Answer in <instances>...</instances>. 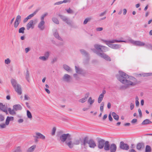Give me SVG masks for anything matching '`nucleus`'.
Returning <instances> with one entry per match:
<instances>
[{"label":"nucleus","instance_id":"63","mask_svg":"<svg viewBox=\"0 0 152 152\" xmlns=\"http://www.w3.org/2000/svg\"><path fill=\"white\" fill-rule=\"evenodd\" d=\"M23 121V119H20L18 120V122L19 123H22Z\"/></svg>","mask_w":152,"mask_h":152},{"label":"nucleus","instance_id":"51","mask_svg":"<svg viewBox=\"0 0 152 152\" xmlns=\"http://www.w3.org/2000/svg\"><path fill=\"white\" fill-rule=\"evenodd\" d=\"M10 62V60L8 58L5 60V63L6 64H9Z\"/></svg>","mask_w":152,"mask_h":152},{"label":"nucleus","instance_id":"26","mask_svg":"<svg viewBox=\"0 0 152 152\" xmlns=\"http://www.w3.org/2000/svg\"><path fill=\"white\" fill-rule=\"evenodd\" d=\"M63 67L68 72H70L72 71V70L70 67L64 64L63 65Z\"/></svg>","mask_w":152,"mask_h":152},{"label":"nucleus","instance_id":"20","mask_svg":"<svg viewBox=\"0 0 152 152\" xmlns=\"http://www.w3.org/2000/svg\"><path fill=\"white\" fill-rule=\"evenodd\" d=\"M36 147V145H34L28 148L26 152H34Z\"/></svg>","mask_w":152,"mask_h":152},{"label":"nucleus","instance_id":"48","mask_svg":"<svg viewBox=\"0 0 152 152\" xmlns=\"http://www.w3.org/2000/svg\"><path fill=\"white\" fill-rule=\"evenodd\" d=\"M65 22L68 25H71L72 24V22L71 20H69L68 18L67 19L66 21Z\"/></svg>","mask_w":152,"mask_h":152},{"label":"nucleus","instance_id":"10","mask_svg":"<svg viewBox=\"0 0 152 152\" xmlns=\"http://www.w3.org/2000/svg\"><path fill=\"white\" fill-rule=\"evenodd\" d=\"M21 16L20 15H18L16 17L14 23V27L16 28L20 22L21 20Z\"/></svg>","mask_w":152,"mask_h":152},{"label":"nucleus","instance_id":"9","mask_svg":"<svg viewBox=\"0 0 152 152\" xmlns=\"http://www.w3.org/2000/svg\"><path fill=\"white\" fill-rule=\"evenodd\" d=\"M119 148L123 150H128L129 149V147L127 144L125 143L123 141H121L120 142Z\"/></svg>","mask_w":152,"mask_h":152},{"label":"nucleus","instance_id":"57","mask_svg":"<svg viewBox=\"0 0 152 152\" xmlns=\"http://www.w3.org/2000/svg\"><path fill=\"white\" fill-rule=\"evenodd\" d=\"M62 3H63V2H62V1H58L56 3H54V5H59V4H60Z\"/></svg>","mask_w":152,"mask_h":152},{"label":"nucleus","instance_id":"47","mask_svg":"<svg viewBox=\"0 0 152 152\" xmlns=\"http://www.w3.org/2000/svg\"><path fill=\"white\" fill-rule=\"evenodd\" d=\"M104 106V102H102L101 104L100 107V111L102 112L103 111Z\"/></svg>","mask_w":152,"mask_h":152},{"label":"nucleus","instance_id":"12","mask_svg":"<svg viewBox=\"0 0 152 152\" xmlns=\"http://www.w3.org/2000/svg\"><path fill=\"white\" fill-rule=\"evenodd\" d=\"M63 80L67 82H69L71 79V76L67 74H65L63 77Z\"/></svg>","mask_w":152,"mask_h":152},{"label":"nucleus","instance_id":"28","mask_svg":"<svg viewBox=\"0 0 152 152\" xmlns=\"http://www.w3.org/2000/svg\"><path fill=\"white\" fill-rule=\"evenodd\" d=\"M104 97V95H103V94H100V95L98 99V103H100L103 100Z\"/></svg>","mask_w":152,"mask_h":152},{"label":"nucleus","instance_id":"39","mask_svg":"<svg viewBox=\"0 0 152 152\" xmlns=\"http://www.w3.org/2000/svg\"><path fill=\"white\" fill-rule=\"evenodd\" d=\"M59 17L61 18V19L64 21L65 22L67 20L68 18L64 16L60 15H59Z\"/></svg>","mask_w":152,"mask_h":152},{"label":"nucleus","instance_id":"22","mask_svg":"<svg viewBox=\"0 0 152 152\" xmlns=\"http://www.w3.org/2000/svg\"><path fill=\"white\" fill-rule=\"evenodd\" d=\"M151 73H142L140 74H137V77H147L151 75Z\"/></svg>","mask_w":152,"mask_h":152},{"label":"nucleus","instance_id":"62","mask_svg":"<svg viewBox=\"0 0 152 152\" xmlns=\"http://www.w3.org/2000/svg\"><path fill=\"white\" fill-rule=\"evenodd\" d=\"M30 50V48H26L25 49V51L26 53H27Z\"/></svg>","mask_w":152,"mask_h":152},{"label":"nucleus","instance_id":"25","mask_svg":"<svg viewBox=\"0 0 152 152\" xmlns=\"http://www.w3.org/2000/svg\"><path fill=\"white\" fill-rule=\"evenodd\" d=\"M8 111L10 114L11 115H15L16 114L15 111L13 108L12 110L10 108H8Z\"/></svg>","mask_w":152,"mask_h":152},{"label":"nucleus","instance_id":"4","mask_svg":"<svg viewBox=\"0 0 152 152\" xmlns=\"http://www.w3.org/2000/svg\"><path fill=\"white\" fill-rule=\"evenodd\" d=\"M97 147L100 149L104 148V150L108 151L110 150V145L108 141H105L102 139H100L97 141Z\"/></svg>","mask_w":152,"mask_h":152},{"label":"nucleus","instance_id":"54","mask_svg":"<svg viewBox=\"0 0 152 152\" xmlns=\"http://www.w3.org/2000/svg\"><path fill=\"white\" fill-rule=\"evenodd\" d=\"M103 28L102 27H98L96 28V31H100L103 30Z\"/></svg>","mask_w":152,"mask_h":152},{"label":"nucleus","instance_id":"59","mask_svg":"<svg viewBox=\"0 0 152 152\" xmlns=\"http://www.w3.org/2000/svg\"><path fill=\"white\" fill-rule=\"evenodd\" d=\"M106 12L105 11H104V12H103L101 13H100L99 14V16L101 17V16H103L104 15H105V14Z\"/></svg>","mask_w":152,"mask_h":152},{"label":"nucleus","instance_id":"55","mask_svg":"<svg viewBox=\"0 0 152 152\" xmlns=\"http://www.w3.org/2000/svg\"><path fill=\"white\" fill-rule=\"evenodd\" d=\"M134 104L132 103H131L130 104V108L131 110H132L134 108Z\"/></svg>","mask_w":152,"mask_h":152},{"label":"nucleus","instance_id":"49","mask_svg":"<svg viewBox=\"0 0 152 152\" xmlns=\"http://www.w3.org/2000/svg\"><path fill=\"white\" fill-rule=\"evenodd\" d=\"M48 15V13H46L42 15L41 18V20H44V18Z\"/></svg>","mask_w":152,"mask_h":152},{"label":"nucleus","instance_id":"32","mask_svg":"<svg viewBox=\"0 0 152 152\" xmlns=\"http://www.w3.org/2000/svg\"><path fill=\"white\" fill-rule=\"evenodd\" d=\"M128 42L126 41H122V40H113L111 41H109V43H114L115 42Z\"/></svg>","mask_w":152,"mask_h":152},{"label":"nucleus","instance_id":"8","mask_svg":"<svg viewBox=\"0 0 152 152\" xmlns=\"http://www.w3.org/2000/svg\"><path fill=\"white\" fill-rule=\"evenodd\" d=\"M96 54L101 58H102L107 61H110L111 58L108 55L103 53H100L98 52H96Z\"/></svg>","mask_w":152,"mask_h":152},{"label":"nucleus","instance_id":"24","mask_svg":"<svg viewBox=\"0 0 152 152\" xmlns=\"http://www.w3.org/2000/svg\"><path fill=\"white\" fill-rule=\"evenodd\" d=\"M13 117L7 116V118L5 122L6 124L8 125L9 124L10 121H13Z\"/></svg>","mask_w":152,"mask_h":152},{"label":"nucleus","instance_id":"41","mask_svg":"<svg viewBox=\"0 0 152 152\" xmlns=\"http://www.w3.org/2000/svg\"><path fill=\"white\" fill-rule=\"evenodd\" d=\"M80 51L81 53L83 55L85 56H88V54L84 50H80Z\"/></svg>","mask_w":152,"mask_h":152},{"label":"nucleus","instance_id":"53","mask_svg":"<svg viewBox=\"0 0 152 152\" xmlns=\"http://www.w3.org/2000/svg\"><path fill=\"white\" fill-rule=\"evenodd\" d=\"M49 52H46L45 54V57H46V58H47V59H48V57H49Z\"/></svg>","mask_w":152,"mask_h":152},{"label":"nucleus","instance_id":"5","mask_svg":"<svg viewBox=\"0 0 152 152\" xmlns=\"http://www.w3.org/2000/svg\"><path fill=\"white\" fill-rule=\"evenodd\" d=\"M11 83L15 91L19 95H20L22 93L20 86L17 83L16 80L14 79H12Z\"/></svg>","mask_w":152,"mask_h":152},{"label":"nucleus","instance_id":"64","mask_svg":"<svg viewBox=\"0 0 152 152\" xmlns=\"http://www.w3.org/2000/svg\"><path fill=\"white\" fill-rule=\"evenodd\" d=\"M70 1V0H64L63 1H62V2H63V3H66L67 2H69Z\"/></svg>","mask_w":152,"mask_h":152},{"label":"nucleus","instance_id":"46","mask_svg":"<svg viewBox=\"0 0 152 152\" xmlns=\"http://www.w3.org/2000/svg\"><path fill=\"white\" fill-rule=\"evenodd\" d=\"M66 10L69 14H72L74 13L73 11L71 10L70 8L68 9H66Z\"/></svg>","mask_w":152,"mask_h":152},{"label":"nucleus","instance_id":"31","mask_svg":"<svg viewBox=\"0 0 152 152\" xmlns=\"http://www.w3.org/2000/svg\"><path fill=\"white\" fill-rule=\"evenodd\" d=\"M54 35L56 38L59 40H62V39L59 36L58 34L56 31L54 33Z\"/></svg>","mask_w":152,"mask_h":152},{"label":"nucleus","instance_id":"42","mask_svg":"<svg viewBox=\"0 0 152 152\" xmlns=\"http://www.w3.org/2000/svg\"><path fill=\"white\" fill-rule=\"evenodd\" d=\"M91 19V18H86L84 21L83 24L85 25L88 22L90 21Z\"/></svg>","mask_w":152,"mask_h":152},{"label":"nucleus","instance_id":"33","mask_svg":"<svg viewBox=\"0 0 152 152\" xmlns=\"http://www.w3.org/2000/svg\"><path fill=\"white\" fill-rule=\"evenodd\" d=\"M151 147L148 145L146 146L145 152H151Z\"/></svg>","mask_w":152,"mask_h":152},{"label":"nucleus","instance_id":"52","mask_svg":"<svg viewBox=\"0 0 152 152\" xmlns=\"http://www.w3.org/2000/svg\"><path fill=\"white\" fill-rule=\"evenodd\" d=\"M4 117L2 115L0 114V122L4 121Z\"/></svg>","mask_w":152,"mask_h":152},{"label":"nucleus","instance_id":"29","mask_svg":"<svg viewBox=\"0 0 152 152\" xmlns=\"http://www.w3.org/2000/svg\"><path fill=\"white\" fill-rule=\"evenodd\" d=\"M151 121L149 120L148 119L145 120L142 122V125L147 124H151Z\"/></svg>","mask_w":152,"mask_h":152},{"label":"nucleus","instance_id":"11","mask_svg":"<svg viewBox=\"0 0 152 152\" xmlns=\"http://www.w3.org/2000/svg\"><path fill=\"white\" fill-rule=\"evenodd\" d=\"M34 21L31 20L26 25V29L27 30H29L30 28L33 29L34 28Z\"/></svg>","mask_w":152,"mask_h":152},{"label":"nucleus","instance_id":"60","mask_svg":"<svg viewBox=\"0 0 152 152\" xmlns=\"http://www.w3.org/2000/svg\"><path fill=\"white\" fill-rule=\"evenodd\" d=\"M28 20V18L27 17L24 18L23 20V23H26Z\"/></svg>","mask_w":152,"mask_h":152},{"label":"nucleus","instance_id":"30","mask_svg":"<svg viewBox=\"0 0 152 152\" xmlns=\"http://www.w3.org/2000/svg\"><path fill=\"white\" fill-rule=\"evenodd\" d=\"M37 12V10L34 11L33 13L31 14L28 16L27 17L28 19H30L33 17L36 14Z\"/></svg>","mask_w":152,"mask_h":152},{"label":"nucleus","instance_id":"18","mask_svg":"<svg viewBox=\"0 0 152 152\" xmlns=\"http://www.w3.org/2000/svg\"><path fill=\"white\" fill-rule=\"evenodd\" d=\"M0 110L5 113L7 114H8L7 111L5 108V105H4L1 103H0Z\"/></svg>","mask_w":152,"mask_h":152},{"label":"nucleus","instance_id":"43","mask_svg":"<svg viewBox=\"0 0 152 152\" xmlns=\"http://www.w3.org/2000/svg\"><path fill=\"white\" fill-rule=\"evenodd\" d=\"M7 125L6 124V123H2L0 124V128L4 129L6 127Z\"/></svg>","mask_w":152,"mask_h":152},{"label":"nucleus","instance_id":"23","mask_svg":"<svg viewBox=\"0 0 152 152\" xmlns=\"http://www.w3.org/2000/svg\"><path fill=\"white\" fill-rule=\"evenodd\" d=\"M75 69L76 72L80 74H83V69L81 68H79L76 66H75Z\"/></svg>","mask_w":152,"mask_h":152},{"label":"nucleus","instance_id":"35","mask_svg":"<svg viewBox=\"0 0 152 152\" xmlns=\"http://www.w3.org/2000/svg\"><path fill=\"white\" fill-rule=\"evenodd\" d=\"M25 29V28L24 27H21L19 29L18 32L19 33L24 34Z\"/></svg>","mask_w":152,"mask_h":152},{"label":"nucleus","instance_id":"40","mask_svg":"<svg viewBox=\"0 0 152 152\" xmlns=\"http://www.w3.org/2000/svg\"><path fill=\"white\" fill-rule=\"evenodd\" d=\"M27 115L29 119H31L32 118V116L31 113L30 111L28 110L27 111Z\"/></svg>","mask_w":152,"mask_h":152},{"label":"nucleus","instance_id":"14","mask_svg":"<svg viewBox=\"0 0 152 152\" xmlns=\"http://www.w3.org/2000/svg\"><path fill=\"white\" fill-rule=\"evenodd\" d=\"M89 95V93H87L85 95V97L81 99H80L78 101L79 102L81 103H84L86 102L88 98V97Z\"/></svg>","mask_w":152,"mask_h":152},{"label":"nucleus","instance_id":"27","mask_svg":"<svg viewBox=\"0 0 152 152\" xmlns=\"http://www.w3.org/2000/svg\"><path fill=\"white\" fill-rule=\"evenodd\" d=\"M112 114L114 118L116 121H118L119 118V116L114 112H113Z\"/></svg>","mask_w":152,"mask_h":152},{"label":"nucleus","instance_id":"61","mask_svg":"<svg viewBox=\"0 0 152 152\" xmlns=\"http://www.w3.org/2000/svg\"><path fill=\"white\" fill-rule=\"evenodd\" d=\"M137 120L136 119H134L131 121L132 123H134L137 122Z\"/></svg>","mask_w":152,"mask_h":152},{"label":"nucleus","instance_id":"7","mask_svg":"<svg viewBox=\"0 0 152 152\" xmlns=\"http://www.w3.org/2000/svg\"><path fill=\"white\" fill-rule=\"evenodd\" d=\"M94 47L97 50H99L101 52H105L107 50V48L98 44L95 45Z\"/></svg>","mask_w":152,"mask_h":152},{"label":"nucleus","instance_id":"38","mask_svg":"<svg viewBox=\"0 0 152 152\" xmlns=\"http://www.w3.org/2000/svg\"><path fill=\"white\" fill-rule=\"evenodd\" d=\"M94 99H92L91 97H90L88 100V102L91 105L94 102Z\"/></svg>","mask_w":152,"mask_h":152},{"label":"nucleus","instance_id":"6","mask_svg":"<svg viewBox=\"0 0 152 152\" xmlns=\"http://www.w3.org/2000/svg\"><path fill=\"white\" fill-rule=\"evenodd\" d=\"M129 41L130 43L136 46H143L145 45L147 47H151V44H147L145 45L144 42L139 41H134L131 38H129Z\"/></svg>","mask_w":152,"mask_h":152},{"label":"nucleus","instance_id":"36","mask_svg":"<svg viewBox=\"0 0 152 152\" xmlns=\"http://www.w3.org/2000/svg\"><path fill=\"white\" fill-rule=\"evenodd\" d=\"M12 152H22V150L20 147H18Z\"/></svg>","mask_w":152,"mask_h":152},{"label":"nucleus","instance_id":"21","mask_svg":"<svg viewBox=\"0 0 152 152\" xmlns=\"http://www.w3.org/2000/svg\"><path fill=\"white\" fill-rule=\"evenodd\" d=\"M108 46L112 48L117 49L120 48V45H112L109 43H107Z\"/></svg>","mask_w":152,"mask_h":152},{"label":"nucleus","instance_id":"37","mask_svg":"<svg viewBox=\"0 0 152 152\" xmlns=\"http://www.w3.org/2000/svg\"><path fill=\"white\" fill-rule=\"evenodd\" d=\"M52 20L56 24H59V21L55 17L53 18H52Z\"/></svg>","mask_w":152,"mask_h":152},{"label":"nucleus","instance_id":"1","mask_svg":"<svg viewBox=\"0 0 152 152\" xmlns=\"http://www.w3.org/2000/svg\"><path fill=\"white\" fill-rule=\"evenodd\" d=\"M120 75L117 77L118 80L126 86L121 87V89L126 88L129 86H134L137 83V79L133 77H129L125 73L119 71Z\"/></svg>","mask_w":152,"mask_h":152},{"label":"nucleus","instance_id":"56","mask_svg":"<svg viewBox=\"0 0 152 152\" xmlns=\"http://www.w3.org/2000/svg\"><path fill=\"white\" fill-rule=\"evenodd\" d=\"M108 118L109 120L110 121H112L113 120V118L111 117V114H110L108 116Z\"/></svg>","mask_w":152,"mask_h":152},{"label":"nucleus","instance_id":"17","mask_svg":"<svg viewBox=\"0 0 152 152\" xmlns=\"http://www.w3.org/2000/svg\"><path fill=\"white\" fill-rule=\"evenodd\" d=\"M13 108L15 111L20 110L22 109V106L19 104H15L13 106Z\"/></svg>","mask_w":152,"mask_h":152},{"label":"nucleus","instance_id":"50","mask_svg":"<svg viewBox=\"0 0 152 152\" xmlns=\"http://www.w3.org/2000/svg\"><path fill=\"white\" fill-rule=\"evenodd\" d=\"M39 58L40 59L44 61H45L48 59L45 56H40L39 57Z\"/></svg>","mask_w":152,"mask_h":152},{"label":"nucleus","instance_id":"58","mask_svg":"<svg viewBox=\"0 0 152 152\" xmlns=\"http://www.w3.org/2000/svg\"><path fill=\"white\" fill-rule=\"evenodd\" d=\"M138 111L139 113V114L140 115V117H141L142 116V113L140 109V108L138 109Z\"/></svg>","mask_w":152,"mask_h":152},{"label":"nucleus","instance_id":"34","mask_svg":"<svg viewBox=\"0 0 152 152\" xmlns=\"http://www.w3.org/2000/svg\"><path fill=\"white\" fill-rule=\"evenodd\" d=\"M26 78L28 81L29 82V74L28 70H27L26 75Z\"/></svg>","mask_w":152,"mask_h":152},{"label":"nucleus","instance_id":"44","mask_svg":"<svg viewBox=\"0 0 152 152\" xmlns=\"http://www.w3.org/2000/svg\"><path fill=\"white\" fill-rule=\"evenodd\" d=\"M139 99L137 96H136L135 97V103L136 105L137 106H138L139 104V102L138 101Z\"/></svg>","mask_w":152,"mask_h":152},{"label":"nucleus","instance_id":"2","mask_svg":"<svg viewBox=\"0 0 152 152\" xmlns=\"http://www.w3.org/2000/svg\"><path fill=\"white\" fill-rule=\"evenodd\" d=\"M59 139L61 142H64L65 145L70 149L73 148L75 145H78L81 144V138L75 139L72 141L70 135L68 133L62 134L60 136Z\"/></svg>","mask_w":152,"mask_h":152},{"label":"nucleus","instance_id":"3","mask_svg":"<svg viewBox=\"0 0 152 152\" xmlns=\"http://www.w3.org/2000/svg\"><path fill=\"white\" fill-rule=\"evenodd\" d=\"M81 145L83 149H86L88 145L90 148H94L96 146L95 142L93 140L91 139L88 140L87 137L81 139Z\"/></svg>","mask_w":152,"mask_h":152},{"label":"nucleus","instance_id":"15","mask_svg":"<svg viewBox=\"0 0 152 152\" xmlns=\"http://www.w3.org/2000/svg\"><path fill=\"white\" fill-rule=\"evenodd\" d=\"M117 149V146L116 145L113 143L110 145V152H115Z\"/></svg>","mask_w":152,"mask_h":152},{"label":"nucleus","instance_id":"19","mask_svg":"<svg viewBox=\"0 0 152 152\" xmlns=\"http://www.w3.org/2000/svg\"><path fill=\"white\" fill-rule=\"evenodd\" d=\"M144 144L142 142L138 143L136 146L138 150H140L141 148H144Z\"/></svg>","mask_w":152,"mask_h":152},{"label":"nucleus","instance_id":"13","mask_svg":"<svg viewBox=\"0 0 152 152\" xmlns=\"http://www.w3.org/2000/svg\"><path fill=\"white\" fill-rule=\"evenodd\" d=\"M36 136H33L34 137L37 138H40L43 140H45V136L40 133L36 132Z\"/></svg>","mask_w":152,"mask_h":152},{"label":"nucleus","instance_id":"16","mask_svg":"<svg viewBox=\"0 0 152 152\" xmlns=\"http://www.w3.org/2000/svg\"><path fill=\"white\" fill-rule=\"evenodd\" d=\"M45 24L44 20H41L38 25V27L41 30H43L44 29V25Z\"/></svg>","mask_w":152,"mask_h":152},{"label":"nucleus","instance_id":"45","mask_svg":"<svg viewBox=\"0 0 152 152\" xmlns=\"http://www.w3.org/2000/svg\"><path fill=\"white\" fill-rule=\"evenodd\" d=\"M56 129V127H54L53 128L51 133V134L53 136L55 135Z\"/></svg>","mask_w":152,"mask_h":152}]
</instances>
